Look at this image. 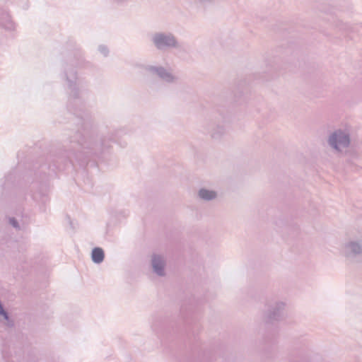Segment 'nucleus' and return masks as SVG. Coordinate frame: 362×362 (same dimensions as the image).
<instances>
[{
	"label": "nucleus",
	"instance_id": "obj_13",
	"mask_svg": "<svg viewBox=\"0 0 362 362\" xmlns=\"http://www.w3.org/2000/svg\"><path fill=\"white\" fill-rule=\"evenodd\" d=\"M99 52L104 56L107 57L109 54V49L107 46L101 45L98 47Z\"/></svg>",
	"mask_w": 362,
	"mask_h": 362
},
{
	"label": "nucleus",
	"instance_id": "obj_17",
	"mask_svg": "<svg viewBox=\"0 0 362 362\" xmlns=\"http://www.w3.org/2000/svg\"><path fill=\"white\" fill-rule=\"evenodd\" d=\"M33 197H34V198H37V194H36V193H34V194H33Z\"/></svg>",
	"mask_w": 362,
	"mask_h": 362
},
{
	"label": "nucleus",
	"instance_id": "obj_10",
	"mask_svg": "<svg viewBox=\"0 0 362 362\" xmlns=\"http://www.w3.org/2000/svg\"><path fill=\"white\" fill-rule=\"evenodd\" d=\"M207 132L213 139H219L226 133V129L223 124L215 125L212 123L209 124Z\"/></svg>",
	"mask_w": 362,
	"mask_h": 362
},
{
	"label": "nucleus",
	"instance_id": "obj_1",
	"mask_svg": "<svg viewBox=\"0 0 362 362\" xmlns=\"http://www.w3.org/2000/svg\"><path fill=\"white\" fill-rule=\"evenodd\" d=\"M85 135L76 132L74 135L70 136L69 146L66 151L73 152L71 156H64L59 152L55 155H51L48 158V168L52 170H64L69 165L74 164V158L79 165H83L88 163V158L91 156H99L105 148L110 146V142H115L116 137L112 134L107 139L101 137L98 141L91 135Z\"/></svg>",
	"mask_w": 362,
	"mask_h": 362
},
{
	"label": "nucleus",
	"instance_id": "obj_12",
	"mask_svg": "<svg viewBox=\"0 0 362 362\" xmlns=\"http://www.w3.org/2000/svg\"><path fill=\"white\" fill-rule=\"evenodd\" d=\"M105 258V253L101 247H94L91 252L92 261L95 264L101 263Z\"/></svg>",
	"mask_w": 362,
	"mask_h": 362
},
{
	"label": "nucleus",
	"instance_id": "obj_9",
	"mask_svg": "<svg viewBox=\"0 0 362 362\" xmlns=\"http://www.w3.org/2000/svg\"><path fill=\"white\" fill-rule=\"evenodd\" d=\"M0 27L11 30L14 28V23H13L8 13L3 8L0 7Z\"/></svg>",
	"mask_w": 362,
	"mask_h": 362
},
{
	"label": "nucleus",
	"instance_id": "obj_16",
	"mask_svg": "<svg viewBox=\"0 0 362 362\" xmlns=\"http://www.w3.org/2000/svg\"><path fill=\"white\" fill-rule=\"evenodd\" d=\"M112 1L116 3L121 4V3L125 2L127 0H112Z\"/></svg>",
	"mask_w": 362,
	"mask_h": 362
},
{
	"label": "nucleus",
	"instance_id": "obj_6",
	"mask_svg": "<svg viewBox=\"0 0 362 362\" xmlns=\"http://www.w3.org/2000/svg\"><path fill=\"white\" fill-rule=\"evenodd\" d=\"M284 308L285 303L280 301H276L269 305L264 316L266 323L273 324L274 322L280 320L282 317Z\"/></svg>",
	"mask_w": 362,
	"mask_h": 362
},
{
	"label": "nucleus",
	"instance_id": "obj_2",
	"mask_svg": "<svg viewBox=\"0 0 362 362\" xmlns=\"http://www.w3.org/2000/svg\"><path fill=\"white\" fill-rule=\"evenodd\" d=\"M65 75L69 84V88L70 90L69 103L67 106L68 110L79 118L81 120L80 124L81 125V127L85 130L86 127L88 124V115H86V118H83L81 113L83 112V107H81L78 111L75 110L74 107V105H77L78 103L82 106V103L79 100V90L76 83V71L74 69L69 71L65 69Z\"/></svg>",
	"mask_w": 362,
	"mask_h": 362
},
{
	"label": "nucleus",
	"instance_id": "obj_11",
	"mask_svg": "<svg viewBox=\"0 0 362 362\" xmlns=\"http://www.w3.org/2000/svg\"><path fill=\"white\" fill-rule=\"evenodd\" d=\"M199 197L204 201H211L216 198L217 193L214 190L202 188L198 192Z\"/></svg>",
	"mask_w": 362,
	"mask_h": 362
},
{
	"label": "nucleus",
	"instance_id": "obj_7",
	"mask_svg": "<svg viewBox=\"0 0 362 362\" xmlns=\"http://www.w3.org/2000/svg\"><path fill=\"white\" fill-rule=\"evenodd\" d=\"M144 70L153 76H157L162 81L171 83L177 80V78L170 72L167 69L162 66H144Z\"/></svg>",
	"mask_w": 362,
	"mask_h": 362
},
{
	"label": "nucleus",
	"instance_id": "obj_4",
	"mask_svg": "<svg viewBox=\"0 0 362 362\" xmlns=\"http://www.w3.org/2000/svg\"><path fill=\"white\" fill-rule=\"evenodd\" d=\"M341 253L349 263H358L362 261V236L349 239L341 247Z\"/></svg>",
	"mask_w": 362,
	"mask_h": 362
},
{
	"label": "nucleus",
	"instance_id": "obj_8",
	"mask_svg": "<svg viewBox=\"0 0 362 362\" xmlns=\"http://www.w3.org/2000/svg\"><path fill=\"white\" fill-rule=\"evenodd\" d=\"M151 266L153 271L159 276H164L165 275V261L163 257L160 255H153L151 258Z\"/></svg>",
	"mask_w": 362,
	"mask_h": 362
},
{
	"label": "nucleus",
	"instance_id": "obj_3",
	"mask_svg": "<svg viewBox=\"0 0 362 362\" xmlns=\"http://www.w3.org/2000/svg\"><path fill=\"white\" fill-rule=\"evenodd\" d=\"M151 41L155 48L161 52L180 48L178 39L171 32H156L151 35Z\"/></svg>",
	"mask_w": 362,
	"mask_h": 362
},
{
	"label": "nucleus",
	"instance_id": "obj_14",
	"mask_svg": "<svg viewBox=\"0 0 362 362\" xmlns=\"http://www.w3.org/2000/svg\"><path fill=\"white\" fill-rule=\"evenodd\" d=\"M10 224L15 228H19V224L18 221L15 218H10L9 219Z\"/></svg>",
	"mask_w": 362,
	"mask_h": 362
},
{
	"label": "nucleus",
	"instance_id": "obj_5",
	"mask_svg": "<svg viewBox=\"0 0 362 362\" xmlns=\"http://www.w3.org/2000/svg\"><path fill=\"white\" fill-rule=\"evenodd\" d=\"M327 143L330 147L337 151H341L343 148H347L349 146L350 136L346 132L337 129L329 135Z\"/></svg>",
	"mask_w": 362,
	"mask_h": 362
},
{
	"label": "nucleus",
	"instance_id": "obj_15",
	"mask_svg": "<svg viewBox=\"0 0 362 362\" xmlns=\"http://www.w3.org/2000/svg\"><path fill=\"white\" fill-rule=\"evenodd\" d=\"M42 191L40 192L39 194H40L42 196H45L46 194V192H47V185H43L42 186Z\"/></svg>",
	"mask_w": 362,
	"mask_h": 362
}]
</instances>
